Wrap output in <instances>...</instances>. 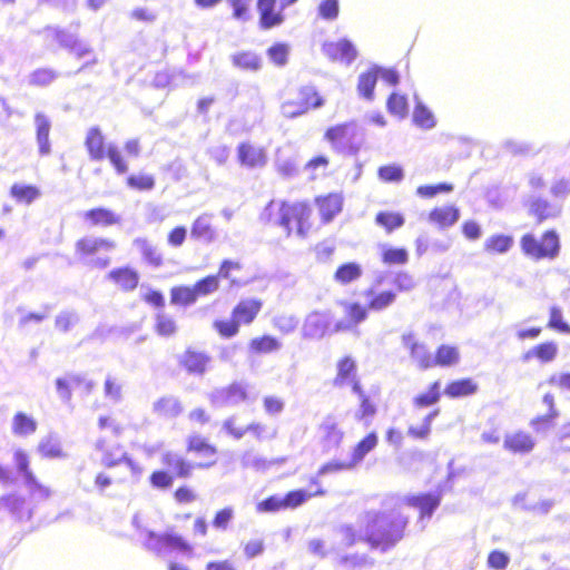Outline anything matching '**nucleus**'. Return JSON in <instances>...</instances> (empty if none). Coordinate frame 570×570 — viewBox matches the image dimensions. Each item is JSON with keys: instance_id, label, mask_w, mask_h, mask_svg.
I'll return each mask as SVG.
<instances>
[{"instance_id": "f257e3e1", "label": "nucleus", "mask_w": 570, "mask_h": 570, "mask_svg": "<svg viewBox=\"0 0 570 570\" xmlns=\"http://www.w3.org/2000/svg\"><path fill=\"white\" fill-rule=\"evenodd\" d=\"M409 515L397 510L383 512L370 510L362 513L361 530L353 525H343L342 539L346 547L358 542L373 552H389L407 535Z\"/></svg>"}, {"instance_id": "f03ea898", "label": "nucleus", "mask_w": 570, "mask_h": 570, "mask_svg": "<svg viewBox=\"0 0 570 570\" xmlns=\"http://www.w3.org/2000/svg\"><path fill=\"white\" fill-rule=\"evenodd\" d=\"M185 451L197 461H190L175 451L161 453L160 463L164 468H158L149 473V487L158 491H167L174 485V481L188 480L194 471L209 470L217 465V446L199 434L186 436Z\"/></svg>"}, {"instance_id": "7ed1b4c3", "label": "nucleus", "mask_w": 570, "mask_h": 570, "mask_svg": "<svg viewBox=\"0 0 570 570\" xmlns=\"http://www.w3.org/2000/svg\"><path fill=\"white\" fill-rule=\"evenodd\" d=\"M263 309V301L256 297L244 298L232 308L228 318L213 321V330L223 340H229L238 335L242 326H248L259 316Z\"/></svg>"}, {"instance_id": "20e7f679", "label": "nucleus", "mask_w": 570, "mask_h": 570, "mask_svg": "<svg viewBox=\"0 0 570 570\" xmlns=\"http://www.w3.org/2000/svg\"><path fill=\"white\" fill-rule=\"evenodd\" d=\"M277 205L278 218L277 225L285 230V235L289 236L292 232H296L305 237L311 230V208L304 200L289 202L282 200ZM275 206L274 200H269L266 205V212H271Z\"/></svg>"}, {"instance_id": "39448f33", "label": "nucleus", "mask_w": 570, "mask_h": 570, "mask_svg": "<svg viewBox=\"0 0 570 570\" xmlns=\"http://www.w3.org/2000/svg\"><path fill=\"white\" fill-rule=\"evenodd\" d=\"M116 248L115 240L92 235H85L72 245V253L80 263H89L95 268H106L109 266L110 261L108 257L100 258L98 255L101 252H109Z\"/></svg>"}, {"instance_id": "423d86ee", "label": "nucleus", "mask_w": 570, "mask_h": 570, "mask_svg": "<svg viewBox=\"0 0 570 570\" xmlns=\"http://www.w3.org/2000/svg\"><path fill=\"white\" fill-rule=\"evenodd\" d=\"M519 247L524 256L534 262L554 259L559 255V236L553 229L543 232L540 237L525 233L519 238Z\"/></svg>"}, {"instance_id": "0eeeda50", "label": "nucleus", "mask_w": 570, "mask_h": 570, "mask_svg": "<svg viewBox=\"0 0 570 570\" xmlns=\"http://www.w3.org/2000/svg\"><path fill=\"white\" fill-rule=\"evenodd\" d=\"M358 131L354 122L330 126L324 131V140L336 154L355 156L360 150Z\"/></svg>"}, {"instance_id": "6e6552de", "label": "nucleus", "mask_w": 570, "mask_h": 570, "mask_svg": "<svg viewBox=\"0 0 570 570\" xmlns=\"http://www.w3.org/2000/svg\"><path fill=\"white\" fill-rule=\"evenodd\" d=\"M323 99L313 86H302L292 98L281 105V114L287 119H295L311 110L322 107Z\"/></svg>"}, {"instance_id": "1a4fd4ad", "label": "nucleus", "mask_w": 570, "mask_h": 570, "mask_svg": "<svg viewBox=\"0 0 570 570\" xmlns=\"http://www.w3.org/2000/svg\"><path fill=\"white\" fill-rule=\"evenodd\" d=\"M81 219L87 227L96 229H109L122 225L121 213L102 205L83 210Z\"/></svg>"}, {"instance_id": "9d476101", "label": "nucleus", "mask_w": 570, "mask_h": 570, "mask_svg": "<svg viewBox=\"0 0 570 570\" xmlns=\"http://www.w3.org/2000/svg\"><path fill=\"white\" fill-rule=\"evenodd\" d=\"M278 0H256V11H258V26L263 31L276 29L285 22L284 8Z\"/></svg>"}, {"instance_id": "9b49d317", "label": "nucleus", "mask_w": 570, "mask_h": 570, "mask_svg": "<svg viewBox=\"0 0 570 570\" xmlns=\"http://www.w3.org/2000/svg\"><path fill=\"white\" fill-rule=\"evenodd\" d=\"M210 355L203 350L188 347L177 358V365L180 370L185 371L186 374L202 377L210 366Z\"/></svg>"}, {"instance_id": "f8f14e48", "label": "nucleus", "mask_w": 570, "mask_h": 570, "mask_svg": "<svg viewBox=\"0 0 570 570\" xmlns=\"http://www.w3.org/2000/svg\"><path fill=\"white\" fill-rule=\"evenodd\" d=\"M315 208H317L318 219L322 225H328L335 217L343 212L344 197L341 191H331L317 195L314 198Z\"/></svg>"}, {"instance_id": "ddd939ff", "label": "nucleus", "mask_w": 570, "mask_h": 570, "mask_svg": "<svg viewBox=\"0 0 570 570\" xmlns=\"http://www.w3.org/2000/svg\"><path fill=\"white\" fill-rule=\"evenodd\" d=\"M460 363V350L458 346L450 344H441L435 348V354L432 356L423 355L422 360L416 362L422 370H429L433 367H453Z\"/></svg>"}, {"instance_id": "4468645a", "label": "nucleus", "mask_w": 570, "mask_h": 570, "mask_svg": "<svg viewBox=\"0 0 570 570\" xmlns=\"http://www.w3.org/2000/svg\"><path fill=\"white\" fill-rule=\"evenodd\" d=\"M343 313L345 318L334 325V332H347L355 330L361 323L365 322L368 313L372 312L371 307L363 305L358 301H343Z\"/></svg>"}, {"instance_id": "2eb2a0df", "label": "nucleus", "mask_w": 570, "mask_h": 570, "mask_svg": "<svg viewBox=\"0 0 570 570\" xmlns=\"http://www.w3.org/2000/svg\"><path fill=\"white\" fill-rule=\"evenodd\" d=\"M237 161L245 168H262L267 163L266 148L249 140L242 141L237 146Z\"/></svg>"}, {"instance_id": "dca6fc26", "label": "nucleus", "mask_w": 570, "mask_h": 570, "mask_svg": "<svg viewBox=\"0 0 570 570\" xmlns=\"http://www.w3.org/2000/svg\"><path fill=\"white\" fill-rule=\"evenodd\" d=\"M442 501L441 492H425L404 498V504L419 511L420 520L430 519Z\"/></svg>"}, {"instance_id": "f3484780", "label": "nucleus", "mask_w": 570, "mask_h": 570, "mask_svg": "<svg viewBox=\"0 0 570 570\" xmlns=\"http://www.w3.org/2000/svg\"><path fill=\"white\" fill-rule=\"evenodd\" d=\"M189 237L202 244H212L217 239V228L214 225V215L202 213L189 227Z\"/></svg>"}, {"instance_id": "a211bd4d", "label": "nucleus", "mask_w": 570, "mask_h": 570, "mask_svg": "<svg viewBox=\"0 0 570 570\" xmlns=\"http://www.w3.org/2000/svg\"><path fill=\"white\" fill-rule=\"evenodd\" d=\"M322 52H324L327 59L345 65H350L356 58L355 46L347 39L325 42L322 46Z\"/></svg>"}, {"instance_id": "6ab92c4d", "label": "nucleus", "mask_w": 570, "mask_h": 570, "mask_svg": "<svg viewBox=\"0 0 570 570\" xmlns=\"http://www.w3.org/2000/svg\"><path fill=\"white\" fill-rule=\"evenodd\" d=\"M146 548L153 552H159L164 548L176 549L180 552H189V543L178 534L164 533L156 534L154 532L148 533V541H146Z\"/></svg>"}, {"instance_id": "aec40b11", "label": "nucleus", "mask_w": 570, "mask_h": 570, "mask_svg": "<svg viewBox=\"0 0 570 570\" xmlns=\"http://www.w3.org/2000/svg\"><path fill=\"white\" fill-rule=\"evenodd\" d=\"M106 278L114 283L118 289L125 293H132L137 286L140 276L137 269L130 266H118L106 274Z\"/></svg>"}, {"instance_id": "412c9836", "label": "nucleus", "mask_w": 570, "mask_h": 570, "mask_svg": "<svg viewBox=\"0 0 570 570\" xmlns=\"http://www.w3.org/2000/svg\"><path fill=\"white\" fill-rule=\"evenodd\" d=\"M345 385H360L358 379L356 377V362L350 355H344L336 362V374L333 377V386L341 389Z\"/></svg>"}, {"instance_id": "4be33fe9", "label": "nucleus", "mask_w": 570, "mask_h": 570, "mask_svg": "<svg viewBox=\"0 0 570 570\" xmlns=\"http://www.w3.org/2000/svg\"><path fill=\"white\" fill-rule=\"evenodd\" d=\"M364 298H366V304L362 305L370 307L374 313H381L395 304L396 293L393 289H379L375 286H370L364 289Z\"/></svg>"}, {"instance_id": "5701e85b", "label": "nucleus", "mask_w": 570, "mask_h": 570, "mask_svg": "<svg viewBox=\"0 0 570 570\" xmlns=\"http://www.w3.org/2000/svg\"><path fill=\"white\" fill-rule=\"evenodd\" d=\"M85 149L89 153L90 159L101 161L104 160L105 153H109L110 149L118 148L114 145H107L100 128L94 126L89 128L87 136H85Z\"/></svg>"}, {"instance_id": "b1692460", "label": "nucleus", "mask_w": 570, "mask_h": 570, "mask_svg": "<svg viewBox=\"0 0 570 570\" xmlns=\"http://www.w3.org/2000/svg\"><path fill=\"white\" fill-rule=\"evenodd\" d=\"M317 430L322 445L327 449L338 448L343 442L344 432L332 415L325 416Z\"/></svg>"}, {"instance_id": "393cba45", "label": "nucleus", "mask_w": 570, "mask_h": 570, "mask_svg": "<svg viewBox=\"0 0 570 570\" xmlns=\"http://www.w3.org/2000/svg\"><path fill=\"white\" fill-rule=\"evenodd\" d=\"M13 463H16L17 471H19L20 475L24 478V483L29 489H31V491L48 495V489L41 485L32 474V471L29 468V455L26 451L22 449L13 451Z\"/></svg>"}, {"instance_id": "a878e982", "label": "nucleus", "mask_w": 570, "mask_h": 570, "mask_svg": "<svg viewBox=\"0 0 570 570\" xmlns=\"http://www.w3.org/2000/svg\"><path fill=\"white\" fill-rule=\"evenodd\" d=\"M309 485H316L317 488H315L313 492H307L304 489L289 490L285 495L281 497L282 501H284L291 510H295L311 498L325 497L326 490L322 488L317 479H309Z\"/></svg>"}, {"instance_id": "bb28decb", "label": "nucleus", "mask_w": 570, "mask_h": 570, "mask_svg": "<svg viewBox=\"0 0 570 570\" xmlns=\"http://www.w3.org/2000/svg\"><path fill=\"white\" fill-rule=\"evenodd\" d=\"M479 391V384L471 377H460L451 380L444 386V396L450 400L463 399L475 395Z\"/></svg>"}, {"instance_id": "cd10ccee", "label": "nucleus", "mask_w": 570, "mask_h": 570, "mask_svg": "<svg viewBox=\"0 0 570 570\" xmlns=\"http://www.w3.org/2000/svg\"><path fill=\"white\" fill-rule=\"evenodd\" d=\"M460 219V209L454 205H444L441 207H434L429 212V222L439 229H446Z\"/></svg>"}, {"instance_id": "c85d7f7f", "label": "nucleus", "mask_w": 570, "mask_h": 570, "mask_svg": "<svg viewBox=\"0 0 570 570\" xmlns=\"http://www.w3.org/2000/svg\"><path fill=\"white\" fill-rule=\"evenodd\" d=\"M534 448V439L523 431H514L503 439V449L513 454H527Z\"/></svg>"}, {"instance_id": "c756f323", "label": "nucleus", "mask_w": 570, "mask_h": 570, "mask_svg": "<svg viewBox=\"0 0 570 570\" xmlns=\"http://www.w3.org/2000/svg\"><path fill=\"white\" fill-rule=\"evenodd\" d=\"M35 126H36V144H38V153H40L41 157L48 156L51 153L50 148V120L47 116L41 112H36L35 115Z\"/></svg>"}, {"instance_id": "7c9ffc66", "label": "nucleus", "mask_w": 570, "mask_h": 570, "mask_svg": "<svg viewBox=\"0 0 570 570\" xmlns=\"http://www.w3.org/2000/svg\"><path fill=\"white\" fill-rule=\"evenodd\" d=\"M9 194L16 204L24 206H29L35 200L41 198V189L37 185L26 183L12 184Z\"/></svg>"}, {"instance_id": "2f4dec72", "label": "nucleus", "mask_w": 570, "mask_h": 570, "mask_svg": "<svg viewBox=\"0 0 570 570\" xmlns=\"http://www.w3.org/2000/svg\"><path fill=\"white\" fill-rule=\"evenodd\" d=\"M80 387L90 391L91 384L86 382L85 379L78 374H69L56 380L57 394L65 401H69L72 392Z\"/></svg>"}, {"instance_id": "473e14b6", "label": "nucleus", "mask_w": 570, "mask_h": 570, "mask_svg": "<svg viewBox=\"0 0 570 570\" xmlns=\"http://www.w3.org/2000/svg\"><path fill=\"white\" fill-rule=\"evenodd\" d=\"M282 347L278 338L271 334H263L250 338L247 344L250 355H267L274 353Z\"/></svg>"}, {"instance_id": "72a5a7b5", "label": "nucleus", "mask_w": 570, "mask_h": 570, "mask_svg": "<svg viewBox=\"0 0 570 570\" xmlns=\"http://www.w3.org/2000/svg\"><path fill=\"white\" fill-rule=\"evenodd\" d=\"M528 216L533 218L534 224L541 225L557 216V210L550 203L542 198H534L528 202Z\"/></svg>"}, {"instance_id": "f704fd0d", "label": "nucleus", "mask_w": 570, "mask_h": 570, "mask_svg": "<svg viewBox=\"0 0 570 570\" xmlns=\"http://www.w3.org/2000/svg\"><path fill=\"white\" fill-rule=\"evenodd\" d=\"M362 277V266L357 262H346L334 271V283L347 286Z\"/></svg>"}, {"instance_id": "c9c22d12", "label": "nucleus", "mask_w": 570, "mask_h": 570, "mask_svg": "<svg viewBox=\"0 0 570 570\" xmlns=\"http://www.w3.org/2000/svg\"><path fill=\"white\" fill-rule=\"evenodd\" d=\"M229 59H232L234 67L247 72H257L261 70V66H263L261 56L249 50L237 51Z\"/></svg>"}, {"instance_id": "e433bc0d", "label": "nucleus", "mask_w": 570, "mask_h": 570, "mask_svg": "<svg viewBox=\"0 0 570 570\" xmlns=\"http://www.w3.org/2000/svg\"><path fill=\"white\" fill-rule=\"evenodd\" d=\"M542 402L547 407V412L542 415L534 416L530 421L531 428L535 430H546L552 426L553 422L559 416V412L556 410V403H553L552 394L543 395Z\"/></svg>"}, {"instance_id": "4c0bfd02", "label": "nucleus", "mask_w": 570, "mask_h": 570, "mask_svg": "<svg viewBox=\"0 0 570 570\" xmlns=\"http://www.w3.org/2000/svg\"><path fill=\"white\" fill-rule=\"evenodd\" d=\"M513 247V236L494 234L484 240L483 249L489 255H504Z\"/></svg>"}, {"instance_id": "58836bf2", "label": "nucleus", "mask_w": 570, "mask_h": 570, "mask_svg": "<svg viewBox=\"0 0 570 570\" xmlns=\"http://www.w3.org/2000/svg\"><path fill=\"white\" fill-rule=\"evenodd\" d=\"M557 356V344L552 341L542 342L534 345L527 353L523 354L524 361L537 360L541 363H548L556 360Z\"/></svg>"}, {"instance_id": "ea45409f", "label": "nucleus", "mask_w": 570, "mask_h": 570, "mask_svg": "<svg viewBox=\"0 0 570 570\" xmlns=\"http://www.w3.org/2000/svg\"><path fill=\"white\" fill-rule=\"evenodd\" d=\"M219 399L228 405H237L248 401L246 386L239 382H233L219 390Z\"/></svg>"}, {"instance_id": "a19ab883", "label": "nucleus", "mask_w": 570, "mask_h": 570, "mask_svg": "<svg viewBox=\"0 0 570 570\" xmlns=\"http://www.w3.org/2000/svg\"><path fill=\"white\" fill-rule=\"evenodd\" d=\"M205 295L190 289L187 285H175L170 287V304L174 306H188L195 304L198 298Z\"/></svg>"}, {"instance_id": "79ce46f5", "label": "nucleus", "mask_w": 570, "mask_h": 570, "mask_svg": "<svg viewBox=\"0 0 570 570\" xmlns=\"http://www.w3.org/2000/svg\"><path fill=\"white\" fill-rule=\"evenodd\" d=\"M326 330H328V323L321 312L314 311L306 316L303 325L306 337H322L326 334Z\"/></svg>"}, {"instance_id": "37998d69", "label": "nucleus", "mask_w": 570, "mask_h": 570, "mask_svg": "<svg viewBox=\"0 0 570 570\" xmlns=\"http://www.w3.org/2000/svg\"><path fill=\"white\" fill-rule=\"evenodd\" d=\"M134 245H136L137 249H139L140 257H142V261H145L149 267H161L163 256L158 249H156L155 246L149 243L147 238H136L134 239Z\"/></svg>"}, {"instance_id": "c03bdc74", "label": "nucleus", "mask_w": 570, "mask_h": 570, "mask_svg": "<svg viewBox=\"0 0 570 570\" xmlns=\"http://www.w3.org/2000/svg\"><path fill=\"white\" fill-rule=\"evenodd\" d=\"M443 394L440 392V381L435 380L429 384L424 392L414 395L413 406L417 409L431 407L440 401V396Z\"/></svg>"}, {"instance_id": "a18cd8bd", "label": "nucleus", "mask_w": 570, "mask_h": 570, "mask_svg": "<svg viewBox=\"0 0 570 570\" xmlns=\"http://www.w3.org/2000/svg\"><path fill=\"white\" fill-rule=\"evenodd\" d=\"M443 394L440 392V381L435 380L429 384L424 392L414 395L413 406L417 409L431 407L440 401V396Z\"/></svg>"}, {"instance_id": "49530a36", "label": "nucleus", "mask_w": 570, "mask_h": 570, "mask_svg": "<svg viewBox=\"0 0 570 570\" xmlns=\"http://www.w3.org/2000/svg\"><path fill=\"white\" fill-rule=\"evenodd\" d=\"M53 37H56V40L59 41L60 47L69 50L70 53L77 56L78 58L86 57L91 52L90 47L86 46L79 40L70 39L63 30L53 31Z\"/></svg>"}, {"instance_id": "de8ad7c7", "label": "nucleus", "mask_w": 570, "mask_h": 570, "mask_svg": "<svg viewBox=\"0 0 570 570\" xmlns=\"http://www.w3.org/2000/svg\"><path fill=\"white\" fill-rule=\"evenodd\" d=\"M405 219L402 214L390 210H380L374 216V224L379 225L386 234H391L403 226Z\"/></svg>"}, {"instance_id": "09e8293b", "label": "nucleus", "mask_w": 570, "mask_h": 570, "mask_svg": "<svg viewBox=\"0 0 570 570\" xmlns=\"http://www.w3.org/2000/svg\"><path fill=\"white\" fill-rule=\"evenodd\" d=\"M386 111L390 116L403 119L407 116V97L401 92L394 91L386 97Z\"/></svg>"}, {"instance_id": "8fccbe9b", "label": "nucleus", "mask_w": 570, "mask_h": 570, "mask_svg": "<svg viewBox=\"0 0 570 570\" xmlns=\"http://www.w3.org/2000/svg\"><path fill=\"white\" fill-rule=\"evenodd\" d=\"M177 322L174 316L159 312L155 315L154 332L160 337H171L177 334Z\"/></svg>"}, {"instance_id": "3c124183", "label": "nucleus", "mask_w": 570, "mask_h": 570, "mask_svg": "<svg viewBox=\"0 0 570 570\" xmlns=\"http://www.w3.org/2000/svg\"><path fill=\"white\" fill-rule=\"evenodd\" d=\"M154 413L161 419L176 417L181 413L180 402L173 397H160L154 403Z\"/></svg>"}, {"instance_id": "603ef678", "label": "nucleus", "mask_w": 570, "mask_h": 570, "mask_svg": "<svg viewBox=\"0 0 570 570\" xmlns=\"http://www.w3.org/2000/svg\"><path fill=\"white\" fill-rule=\"evenodd\" d=\"M377 446V433L374 431L368 432L366 435L362 436L357 443H355L354 449H352V454L350 458L355 460H362L371 453Z\"/></svg>"}, {"instance_id": "864d4df0", "label": "nucleus", "mask_w": 570, "mask_h": 570, "mask_svg": "<svg viewBox=\"0 0 570 570\" xmlns=\"http://www.w3.org/2000/svg\"><path fill=\"white\" fill-rule=\"evenodd\" d=\"M36 421L24 412H17L12 417V432L17 436H28L36 432Z\"/></svg>"}, {"instance_id": "5fc2aeb1", "label": "nucleus", "mask_w": 570, "mask_h": 570, "mask_svg": "<svg viewBox=\"0 0 570 570\" xmlns=\"http://www.w3.org/2000/svg\"><path fill=\"white\" fill-rule=\"evenodd\" d=\"M100 463H102V466H105L107 470L112 471L119 464H125L127 468L132 471V474L136 476H140L141 474V466L137 462H135L131 458H129L127 454L121 455L119 459H114L110 456L109 452H105L102 454V459H100Z\"/></svg>"}, {"instance_id": "6e6d98bb", "label": "nucleus", "mask_w": 570, "mask_h": 570, "mask_svg": "<svg viewBox=\"0 0 570 570\" xmlns=\"http://www.w3.org/2000/svg\"><path fill=\"white\" fill-rule=\"evenodd\" d=\"M352 392L358 396V420L372 419L375 415V404L362 390V385L354 384Z\"/></svg>"}, {"instance_id": "4d7b16f0", "label": "nucleus", "mask_w": 570, "mask_h": 570, "mask_svg": "<svg viewBox=\"0 0 570 570\" xmlns=\"http://www.w3.org/2000/svg\"><path fill=\"white\" fill-rule=\"evenodd\" d=\"M243 266L242 263L238 261H229L225 259L219 264V268H217L216 274H210L209 276H216L222 279L228 281L229 286H238L239 282L236 281L233 275L235 273H239L242 271Z\"/></svg>"}, {"instance_id": "13d9d810", "label": "nucleus", "mask_w": 570, "mask_h": 570, "mask_svg": "<svg viewBox=\"0 0 570 570\" xmlns=\"http://www.w3.org/2000/svg\"><path fill=\"white\" fill-rule=\"evenodd\" d=\"M362 460L350 458L348 461H330L324 464H322L321 468H318V475H325L330 473H338L342 471H351L355 469Z\"/></svg>"}, {"instance_id": "bf43d9fd", "label": "nucleus", "mask_w": 570, "mask_h": 570, "mask_svg": "<svg viewBox=\"0 0 570 570\" xmlns=\"http://www.w3.org/2000/svg\"><path fill=\"white\" fill-rule=\"evenodd\" d=\"M125 478L117 474L116 472L106 469L105 471H99L94 478V485H96L97 491L104 493L107 488L115 483H124Z\"/></svg>"}, {"instance_id": "052dcab7", "label": "nucleus", "mask_w": 570, "mask_h": 570, "mask_svg": "<svg viewBox=\"0 0 570 570\" xmlns=\"http://www.w3.org/2000/svg\"><path fill=\"white\" fill-rule=\"evenodd\" d=\"M439 415V410L430 412L423 417L422 425L407 428V435L413 440H425L430 435L431 422Z\"/></svg>"}, {"instance_id": "680f3d73", "label": "nucleus", "mask_w": 570, "mask_h": 570, "mask_svg": "<svg viewBox=\"0 0 570 570\" xmlns=\"http://www.w3.org/2000/svg\"><path fill=\"white\" fill-rule=\"evenodd\" d=\"M402 345L410 352L411 358H413L414 362H420L423 355L430 354L426 346L417 342L412 333L402 334Z\"/></svg>"}, {"instance_id": "e2e57ef3", "label": "nucleus", "mask_w": 570, "mask_h": 570, "mask_svg": "<svg viewBox=\"0 0 570 570\" xmlns=\"http://www.w3.org/2000/svg\"><path fill=\"white\" fill-rule=\"evenodd\" d=\"M409 261L407 249L405 248H383L382 263L385 266L405 265Z\"/></svg>"}, {"instance_id": "0e129e2a", "label": "nucleus", "mask_w": 570, "mask_h": 570, "mask_svg": "<svg viewBox=\"0 0 570 570\" xmlns=\"http://www.w3.org/2000/svg\"><path fill=\"white\" fill-rule=\"evenodd\" d=\"M377 80L375 79V73L372 71H364L358 75L357 81V91L362 98L371 100L374 98V87Z\"/></svg>"}, {"instance_id": "69168bd1", "label": "nucleus", "mask_w": 570, "mask_h": 570, "mask_svg": "<svg viewBox=\"0 0 570 570\" xmlns=\"http://www.w3.org/2000/svg\"><path fill=\"white\" fill-rule=\"evenodd\" d=\"M125 184L137 191H150L155 188V177L148 174L130 175Z\"/></svg>"}, {"instance_id": "338daca9", "label": "nucleus", "mask_w": 570, "mask_h": 570, "mask_svg": "<svg viewBox=\"0 0 570 570\" xmlns=\"http://www.w3.org/2000/svg\"><path fill=\"white\" fill-rule=\"evenodd\" d=\"M413 122L414 126L422 130H429L435 127V118L426 107L416 105L413 110Z\"/></svg>"}, {"instance_id": "774afa93", "label": "nucleus", "mask_w": 570, "mask_h": 570, "mask_svg": "<svg viewBox=\"0 0 570 570\" xmlns=\"http://www.w3.org/2000/svg\"><path fill=\"white\" fill-rule=\"evenodd\" d=\"M218 281H220L218 276H205L195 282L193 286L188 285V288L207 296L218 291V286L220 285Z\"/></svg>"}]
</instances>
